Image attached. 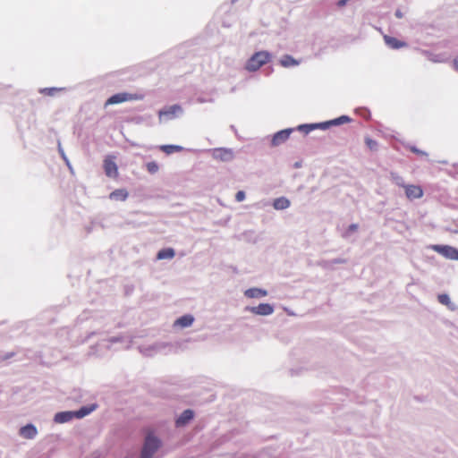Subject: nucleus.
Returning <instances> with one entry per match:
<instances>
[{"label":"nucleus","instance_id":"11","mask_svg":"<svg viewBox=\"0 0 458 458\" xmlns=\"http://www.w3.org/2000/svg\"><path fill=\"white\" fill-rule=\"evenodd\" d=\"M405 194L406 197L410 199H420L423 196V191L419 185H405Z\"/></svg>","mask_w":458,"mask_h":458},{"label":"nucleus","instance_id":"2","mask_svg":"<svg viewBox=\"0 0 458 458\" xmlns=\"http://www.w3.org/2000/svg\"><path fill=\"white\" fill-rule=\"evenodd\" d=\"M350 122H351V118L349 116L342 115L338 118H335V119H333V120H330V121H327L325 123H314V124H302V125H300L298 127V129L301 131H303L304 133H309L312 130L317 129V128L326 130L332 125H340V124L350 123Z\"/></svg>","mask_w":458,"mask_h":458},{"label":"nucleus","instance_id":"16","mask_svg":"<svg viewBox=\"0 0 458 458\" xmlns=\"http://www.w3.org/2000/svg\"><path fill=\"white\" fill-rule=\"evenodd\" d=\"M247 298H261L267 295V292L259 288H250L244 292Z\"/></svg>","mask_w":458,"mask_h":458},{"label":"nucleus","instance_id":"19","mask_svg":"<svg viewBox=\"0 0 458 458\" xmlns=\"http://www.w3.org/2000/svg\"><path fill=\"white\" fill-rule=\"evenodd\" d=\"M273 206L276 209H285L290 207V200L284 197L274 200Z\"/></svg>","mask_w":458,"mask_h":458},{"label":"nucleus","instance_id":"14","mask_svg":"<svg viewBox=\"0 0 458 458\" xmlns=\"http://www.w3.org/2000/svg\"><path fill=\"white\" fill-rule=\"evenodd\" d=\"M74 418V412L72 411H60L55 413L54 421L57 424H64L71 421Z\"/></svg>","mask_w":458,"mask_h":458},{"label":"nucleus","instance_id":"21","mask_svg":"<svg viewBox=\"0 0 458 458\" xmlns=\"http://www.w3.org/2000/svg\"><path fill=\"white\" fill-rule=\"evenodd\" d=\"M280 64L282 66L284 67H290V66H294V65H298L299 64V62L296 61L293 57H292L291 55H284L281 60H280Z\"/></svg>","mask_w":458,"mask_h":458},{"label":"nucleus","instance_id":"3","mask_svg":"<svg viewBox=\"0 0 458 458\" xmlns=\"http://www.w3.org/2000/svg\"><path fill=\"white\" fill-rule=\"evenodd\" d=\"M270 59L271 55L267 51H259L247 61L245 69L249 72H256L261 66L267 64Z\"/></svg>","mask_w":458,"mask_h":458},{"label":"nucleus","instance_id":"6","mask_svg":"<svg viewBox=\"0 0 458 458\" xmlns=\"http://www.w3.org/2000/svg\"><path fill=\"white\" fill-rule=\"evenodd\" d=\"M432 249L446 259L458 260V250L448 245H433Z\"/></svg>","mask_w":458,"mask_h":458},{"label":"nucleus","instance_id":"17","mask_svg":"<svg viewBox=\"0 0 458 458\" xmlns=\"http://www.w3.org/2000/svg\"><path fill=\"white\" fill-rule=\"evenodd\" d=\"M194 318L191 315H184L177 318L174 322L175 327H188L192 325Z\"/></svg>","mask_w":458,"mask_h":458},{"label":"nucleus","instance_id":"20","mask_svg":"<svg viewBox=\"0 0 458 458\" xmlns=\"http://www.w3.org/2000/svg\"><path fill=\"white\" fill-rule=\"evenodd\" d=\"M175 253L174 250L171 248L163 249L158 251L157 258L158 259H173L174 257Z\"/></svg>","mask_w":458,"mask_h":458},{"label":"nucleus","instance_id":"13","mask_svg":"<svg viewBox=\"0 0 458 458\" xmlns=\"http://www.w3.org/2000/svg\"><path fill=\"white\" fill-rule=\"evenodd\" d=\"M292 131V129H285L276 132L272 139V145L278 146L286 141Z\"/></svg>","mask_w":458,"mask_h":458},{"label":"nucleus","instance_id":"4","mask_svg":"<svg viewBox=\"0 0 458 458\" xmlns=\"http://www.w3.org/2000/svg\"><path fill=\"white\" fill-rule=\"evenodd\" d=\"M143 95L138 93L121 92L111 96L106 102V106L116 105L128 101L140 100Z\"/></svg>","mask_w":458,"mask_h":458},{"label":"nucleus","instance_id":"25","mask_svg":"<svg viewBox=\"0 0 458 458\" xmlns=\"http://www.w3.org/2000/svg\"><path fill=\"white\" fill-rule=\"evenodd\" d=\"M437 300L443 305L449 306L451 304L450 298L445 293L439 294Z\"/></svg>","mask_w":458,"mask_h":458},{"label":"nucleus","instance_id":"26","mask_svg":"<svg viewBox=\"0 0 458 458\" xmlns=\"http://www.w3.org/2000/svg\"><path fill=\"white\" fill-rule=\"evenodd\" d=\"M365 143L370 150H376L377 148V142L371 138L367 137L365 139Z\"/></svg>","mask_w":458,"mask_h":458},{"label":"nucleus","instance_id":"30","mask_svg":"<svg viewBox=\"0 0 458 458\" xmlns=\"http://www.w3.org/2000/svg\"><path fill=\"white\" fill-rule=\"evenodd\" d=\"M357 228H358V225H355V224H352V225H351L349 226V230H350V231H356V230H357Z\"/></svg>","mask_w":458,"mask_h":458},{"label":"nucleus","instance_id":"5","mask_svg":"<svg viewBox=\"0 0 458 458\" xmlns=\"http://www.w3.org/2000/svg\"><path fill=\"white\" fill-rule=\"evenodd\" d=\"M105 174L107 177L110 178H117L119 175L118 173V166L115 163V157L114 156H107L104 159L103 164Z\"/></svg>","mask_w":458,"mask_h":458},{"label":"nucleus","instance_id":"7","mask_svg":"<svg viewBox=\"0 0 458 458\" xmlns=\"http://www.w3.org/2000/svg\"><path fill=\"white\" fill-rule=\"evenodd\" d=\"M18 434L23 439L33 440L37 437L38 430L34 424L28 423L20 428Z\"/></svg>","mask_w":458,"mask_h":458},{"label":"nucleus","instance_id":"8","mask_svg":"<svg viewBox=\"0 0 458 458\" xmlns=\"http://www.w3.org/2000/svg\"><path fill=\"white\" fill-rule=\"evenodd\" d=\"M247 310L255 315L267 316L274 312V308L268 303H260L255 307H247Z\"/></svg>","mask_w":458,"mask_h":458},{"label":"nucleus","instance_id":"9","mask_svg":"<svg viewBox=\"0 0 458 458\" xmlns=\"http://www.w3.org/2000/svg\"><path fill=\"white\" fill-rule=\"evenodd\" d=\"M213 157L222 162H228L233 158V152L227 148H216L213 150Z\"/></svg>","mask_w":458,"mask_h":458},{"label":"nucleus","instance_id":"24","mask_svg":"<svg viewBox=\"0 0 458 458\" xmlns=\"http://www.w3.org/2000/svg\"><path fill=\"white\" fill-rule=\"evenodd\" d=\"M146 167L150 174H156L159 169L157 163L155 161L147 163Z\"/></svg>","mask_w":458,"mask_h":458},{"label":"nucleus","instance_id":"31","mask_svg":"<svg viewBox=\"0 0 458 458\" xmlns=\"http://www.w3.org/2000/svg\"><path fill=\"white\" fill-rule=\"evenodd\" d=\"M395 15L398 18H402L403 17V14H402V13L400 11H396Z\"/></svg>","mask_w":458,"mask_h":458},{"label":"nucleus","instance_id":"32","mask_svg":"<svg viewBox=\"0 0 458 458\" xmlns=\"http://www.w3.org/2000/svg\"><path fill=\"white\" fill-rule=\"evenodd\" d=\"M454 65L456 71H458V60L454 61Z\"/></svg>","mask_w":458,"mask_h":458},{"label":"nucleus","instance_id":"12","mask_svg":"<svg viewBox=\"0 0 458 458\" xmlns=\"http://www.w3.org/2000/svg\"><path fill=\"white\" fill-rule=\"evenodd\" d=\"M383 38L386 45L391 49H399L407 47L406 42L399 40L396 38L388 35H384Z\"/></svg>","mask_w":458,"mask_h":458},{"label":"nucleus","instance_id":"27","mask_svg":"<svg viewBox=\"0 0 458 458\" xmlns=\"http://www.w3.org/2000/svg\"><path fill=\"white\" fill-rule=\"evenodd\" d=\"M60 89L57 88H45L40 90L41 93L48 95V96H54L55 92L59 91Z\"/></svg>","mask_w":458,"mask_h":458},{"label":"nucleus","instance_id":"28","mask_svg":"<svg viewBox=\"0 0 458 458\" xmlns=\"http://www.w3.org/2000/svg\"><path fill=\"white\" fill-rule=\"evenodd\" d=\"M245 199V193L244 191H239L236 195H235V199L238 201V202H241L242 200H244Z\"/></svg>","mask_w":458,"mask_h":458},{"label":"nucleus","instance_id":"10","mask_svg":"<svg viewBox=\"0 0 458 458\" xmlns=\"http://www.w3.org/2000/svg\"><path fill=\"white\" fill-rule=\"evenodd\" d=\"M194 417V412L191 409L183 411L176 419L175 426L177 428H182L186 426Z\"/></svg>","mask_w":458,"mask_h":458},{"label":"nucleus","instance_id":"29","mask_svg":"<svg viewBox=\"0 0 458 458\" xmlns=\"http://www.w3.org/2000/svg\"><path fill=\"white\" fill-rule=\"evenodd\" d=\"M348 1H349V0H339V1L337 2V6H338V7H343V6H344V5L347 4V2H348Z\"/></svg>","mask_w":458,"mask_h":458},{"label":"nucleus","instance_id":"1","mask_svg":"<svg viewBox=\"0 0 458 458\" xmlns=\"http://www.w3.org/2000/svg\"><path fill=\"white\" fill-rule=\"evenodd\" d=\"M161 440L153 433H148L144 440L139 458H154L161 447Z\"/></svg>","mask_w":458,"mask_h":458},{"label":"nucleus","instance_id":"18","mask_svg":"<svg viewBox=\"0 0 458 458\" xmlns=\"http://www.w3.org/2000/svg\"><path fill=\"white\" fill-rule=\"evenodd\" d=\"M128 197V192L126 190L124 189H118V190H115L114 191H112L109 195V198L111 199H114V200H125Z\"/></svg>","mask_w":458,"mask_h":458},{"label":"nucleus","instance_id":"15","mask_svg":"<svg viewBox=\"0 0 458 458\" xmlns=\"http://www.w3.org/2000/svg\"><path fill=\"white\" fill-rule=\"evenodd\" d=\"M97 407H98V405L96 403H92L88 406H83L81 409H79L78 411H73L74 416L77 419H82V418L88 416L89 414H90L92 411H94L97 409Z\"/></svg>","mask_w":458,"mask_h":458},{"label":"nucleus","instance_id":"23","mask_svg":"<svg viewBox=\"0 0 458 458\" xmlns=\"http://www.w3.org/2000/svg\"><path fill=\"white\" fill-rule=\"evenodd\" d=\"M179 111H181V107L179 106H173L168 110L160 111L159 112V116H162V115H174Z\"/></svg>","mask_w":458,"mask_h":458},{"label":"nucleus","instance_id":"22","mask_svg":"<svg viewBox=\"0 0 458 458\" xmlns=\"http://www.w3.org/2000/svg\"><path fill=\"white\" fill-rule=\"evenodd\" d=\"M160 149L165 154L170 155L172 153L181 151L182 148L177 145H163L160 147Z\"/></svg>","mask_w":458,"mask_h":458}]
</instances>
